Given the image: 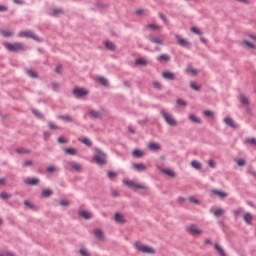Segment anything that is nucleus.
Here are the masks:
<instances>
[{
  "label": "nucleus",
  "mask_w": 256,
  "mask_h": 256,
  "mask_svg": "<svg viewBox=\"0 0 256 256\" xmlns=\"http://www.w3.org/2000/svg\"><path fill=\"white\" fill-rule=\"evenodd\" d=\"M134 247L136 250L139 251V253H146L148 255H153L155 254V250L151 246H147L141 242H136L134 244Z\"/></svg>",
  "instance_id": "f257e3e1"
},
{
  "label": "nucleus",
  "mask_w": 256,
  "mask_h": 256,
  "mask_svg": "<svg viewBox=\"0 0 256 256\" xmlns=\"http://www.w3.org/2000/svg\"><path fill=\"white\" fill-rule=\"evenodd\" d=\"M5 49L11 51L12 53H17V51H25V46L22 43H4Z\"/></svg>",
  "instance_id": "f03ea898"
},
{
  "label": "nucleus",
  "mask_w": 256,
  "mask_h": 256,
  "mask_svg": "<svg viewBox=\"0 0 256 256\" xmlns=\"http://www.w3.org/2000/svg\"><path fill=\"white\" fill-rule=\"evenodd\" d=\"M124 185L129 187V189H142L143 191H147L149 187L144 184H137L133 180H123Z\"/></svg>",
  "instance_id": "7ed1b4c3"
},
{
  "label": "nucleus",
  "mask_w": 256,
  "mask_h": 256,
  "mask_svg": "<svg viewBox=\"0 0 256 256\" xmlns=\"http://www.w3.org/2000/svg\"><path fill=\"white\" fill-rule=\"evenodd\" d=\"M93 161L98 165H105V163H107V155L100 150H97L93 157Z\"/></svg>",
  "instance_id": "20e7f679"
},
{
  "label": "nucleus",
  "mask_w": 256,
  "mask_h": 256,
  "mask_svg": "<svg viewBox=\"0 0 256 256\" xmlns=\"http://www.w3.org/2000/svg\"><path fill=\"white\" fill-rule=\"evenodd\" d=\"M161 115L164 117L167 125H170V127H177V120L174 119L173 115L165 112V110H161Z\"/></svg>",
  "instance_id": "39448f33"
},
{
  "label": "nucleus",
  "mask_w": 256,
  "mask_h": 256,
  "mask_svg": "<svg viewBox=\"0 0 256 256\" xmlns=\"http://www.w3.org/2000/svg\"><path fill=\"white\" fill-rule=\"evenodd\" d=\"M190 235H203V231L195 224H191L186 228Z\"/></svg>",
  "instance_id": "423d86ee"
},
{
  "label": "nucleus",
  "mask_w": 256,
  "mask_h": 256,
  "mask_svg": "<svg viewBox=\"0 0 256 256\" xmlns=\"http://www.w3.org/2000/svg\"><path fill=\"white\" fill-rule=\"evenodd\" d=\"M19 37H28L30 39H34V41H41L39 37L35 36L31 30H25V31H20L19 32Z\"/></svg>",
  "instance_id": "0eeeda50"
},
{
  "label": "nucleus",
  "mask_w": 256,
  "mask_h": 256,
  "mask_svg": "<svg viewBox=\"0 0 256 256\" xmlns=\"http://www.w3.org/2000/svg\"><path fill=\"white\" fill-rule=\"evenodd\" d=\"M73 93L76 97H85L89 95V91L85 90V88H74Z\"/></svg>",
  "instance_id": "6e6552de"
},
{
  "label": "nucleus",
  "mask_w": 256,
  "mask_h": 256,
  "mask_svg": "<svg viewBox=\"0 0 256 256\" xmlns=\"http://www.w3.org/2000/svg\"><path fill=\"white\" fill-rule=\"evenodd\" d=\"M114 221L118 223L119 225H125L127 223V220L125 219V216L122 213L117 212L114 215Z\"/></svg>",
  "instance_id": "1a4fd4ad"
},
{
  "label": "nucleus",
  "mask_w": 256,
  "mask_h": 256,
  "mask_svg": "<svg viewBox=\"0 0 256 256\" xmlns=\"http://www.w3.org/2000/svg\"><path fill=\"white\" fill-rule=\"evenodd\" d=\"M243 219H244V221H245V223H246L247 225H253V219H254V217H253V214H251V212H246V213H244Z\"/></svg>",
  "instance_id": "9d476101"
},
{
  "label": "nucleus",
  "mask_w": 256,
  "mask_h": 256,
  "mask_svg": "<svg viewBox=\"0 0 256 256\" xmlns=\"http://www.w3.org/2000/svg\"><path fill=\"white\" fill-rule=\"evenodd\" d=\"M162 77L164 79H168V81H175V73L171 71H165L162 73Z\"/></svg>",
  "instance_id": "9b49d317"
},
{
  "label": "nucleus",
  "mask_w": 256,
  "mask_h": 256,
  "mask_svg": "<svg viewBox=\"0 0 256 256\" xmlns=\"http://www.w3.org/2000/svg\"><path fill=\"white\" fill-rule=\"evenodd\" d=\"M148 149L150 151H160L161 144H159L157 142H150V143H148Z\"/></svg>",
  "instance_id": "f8f14e48"
},
{
  "label": "nucleus",
  "mask_w": 256,
  "mask_h": 256,
  "mask_svg": "<svg viewBox=\"0 0 256 256\" xmlns=\"http://www.w3.org/2000/svg\"><path fill=\"white\" fill-rule=\"evenodd\" d=\"M68 165L72 171H77L79 173L82 170L81 164L77 162H69Z\"/></svg>",
  "instance_id": "ddd939ff"
},
{
  "label": "nucleus",
  "mask_w": 256,
  "mask_h": 256,
  "mask_svg": "<svg viewBox=\"0 0 256 256\" xmlns=\"http://www.w3.org/2000/svg\"><path fill=\"white\" fill-rule=\"evenodd\" d=\"M224 123L228 125V127H231L232 129H237V125L235 124V121L231 117L224 118Z\"/></svg>",
  "instance_id": "4468645a"
},
{
  "label": "nucleus",
  "mask_w": 256,
  "mask_h": 256,
  "mask_svg": "<svg viewBox=\"0 0 256 256\" xmlns=\"http://www.w3.org/2000/svg\"><path fill=\"white\" fill-rule=\"evenodd\" d=\"M176 39L182 47H189L191 44L179 35H176Z\"/></svg>",
  "instance_id": "2eb2a0df"
},
{
  "label": "nucleus",
  "mask_w": 256,
  "mask_h": 256,
  "mask_svg": "<svg viewBox=\"0 0 256 256\" xmlns=\"http://www.w3.org/2000/svg\"><path fill=\"white\" fill-rule=\"evenodd\" d=\"M79 216L82 217L83 219H91V217H93V214H91V212L87 210H80Z\"/></svg>",
  "instance_id": "dca6fc26"
},
{
  "label": "nucleus",
  "mask_w": 256,
  "mask_h": 256,
  "mask_svg": "<svg viewBox=\"0 0 256 256\" xmlns=\"http://www.w3.org/2000/svg\"><path fill=\"white\" fill-rule=\"evenodd\" d=\"M239 101L243 105V107H249V98H247V96L241 94L239 96Z\"/></svg>",
  "instance_id": "f3484780"
},
{
  "label": "nucleus",
  "mask_w": 256,
  "mask_h": 256,
  "mask_svg": "<svg viewBox=\"0 0 256 256\" xmlns=\"http://www.w3.org/2000/svg\"><path fill=\"white\" fill-rule=\"evenodd\" d=\"M161 173H164V175H167L168 177H175V171L169 168H162L160 169Z\"/></svg>",
  "instance_id": "a211bd4d"
},
{
  "label": "nucleus",
  "mask_w": 256,
  "mask_h": 256,
  "mask_svg": "<svg viewBox=\"0 0 256 256\" xmlns=\"http://www.w3.org/2000/svg\"><path fill=\"white\" fill-rule=\"evenodd\" d=\"M150 41L151 43H155L156 45H165V43L163 42V39L158 38V37H150Z\"/></svg>",
  "instance_id": "6ab92c4d"
},
{
  "label": "nucleus",
  "mask_w": 256,
  "mask_h": 256,
  "mask_svg": "<svg viewBox=\"0 0 256 256\" xmlns=\"http://www.w3.org/2000/svg\"><path fill=\"white\" fill-rule=\"evenodd\" d=\"M50 15H52L53 17H57V15H63V9H61V8H54L50 12Z\"/></svg>",
  "instance_id": "aec40b11"
},
{
  "label": "nucleus",
  "mask_w": 256,
  "mask_h": 256,
  "mask_svg": "<svg viewBox=\"0 0 256 256\" xmlns=\"http://www.w3.org/2000/svg\"><path fill=\"white\" fill-rule=\"evenodd\" d=\"M134 169H136V171H146L147 165H145L143 163L134 164Z\"/></svg>",
  "instance_id": "412c9836"
},
{
  "label": "nucleus",
  "mask_w": 256,
  "mask_h": 256,
  "mask_svg": "<svg viewBox=\"0 0 256 256\" xmlns=\"http://www.w3.org/2000/svg\"><path fill=\"white\" fill-rule=\"evenodd\" d=\"M211 193H213L214 195H217V196L220 197L221 199H225V197H227V193H225V192H223V191L212 190Z\"/></svg>",
  "instance_id": "4be33fe9"
},
{
  "label": "nucleus",
  "mask_w": 256,
  "mask_h": 256,
  "mask_svg": "<svg viewBox=\"0 0 256 256\" xmlns=\"http://www.w3.org/2000/svg\"><path fill=\"white\" fill-rule=\"evenodd\" d=\"M132 154H133V157H137V158L145 156V152H143L140 149H134Z\"/></svg>",
  "instance_id": "5701e85b"
},
{
  "label": "nucleus",
  "mask_w": 256,
  "mask_h": 256,
  "mask_svg": "<svg viewBox=\"0 0 256 256\" xmlns=\"http://www.w3.org/2000/svg\"><path fill=\"white\" fill-rule=\"evenodd\" d=\"M94 235H95V237H97V239H100V241H103V239L105 237L103 235V231H101L100 229L94 230Z\"/></svg>",
  "instance_id": "b1692460"
},
{
  "label": "nucleus",
  "mask_w": 256,
  "mask_h": 256,
  "mask_svg": "<svg viewBox=\"0 0 256 256\" xmlns=\"http://www.w3.org/2000/svg\"><path fill=\"white\" fill-rule=\"evenodd\" d=\"M158 61H165L166 63L171 61V56L167 55V54H162L160 55L158 58Z\"/></svg>",
  "instance_id": "393cba45"
},
{
  "label": "nucleus",
  "mask_w": 256,
  "mask_h": 256,
  "mask_svg": "<svg viewBox=\"0 0 256 256\" xmlns=\"http://www.w3.org/2000/svg\"><path fill=\"white\" fill-rule=\"evenodd\" d=\"M58 119H61L62 121H66L67 123H72L73 117L70 115H61L58 117Z\"/></svg>",
  "instance_id": "a878e982"
},
{
  "label": "nucleus",
  "mask_w": 256,
  "mask_h": 256,
  "mask_svg": "<svg viewBox=\"0 0 256 256\" xmlns=\"http://www.w3.org/2000/svg\"><path fill=\"white\" fill-rule=\"evenodd\" d=\"M64 153H66V155H77V149L66 148V149H64Z\"/></svg>",
  "instance_id": "bb28decb"
},
{
  "label": "nucleus",
  "mask_w": 256,
  "mask_h": 256,
  "mask_svg": "<svg viewBox=\"0 0 256 256\" xmlns=\"http://www.w3.org/2000/svg\"><path fill=\"white\" fill-rule=\"evenodd\" d=\"M26 185H39V179H37V178H29L26 181Z\"/></svg>",
  "instance_id": "cd10ccee"
},
{
  "label": "nucleus",
  "mask_w": 256,
  "mask_h": 256,
  "mask_svg": "<svg viewBox=\"0 0 256 256\" xmlns=\"http://www.w3.org/2000/svg\"><path fill=\"white\" fill-rule=\"evenodd\" d=\"M190 121H192V123H198L201 124V119L199 117H197L195 114H191L189 116Z\"/></svg>",
  "instance_id": "c85d7f7f"
},
{
  "label": "nucleus",
  "mask_w": 256,
  "mask_h": 256,
  "mask_svg": "<svg viewBox=\"0 0 256 256\" xmlns=\"http://www.w3.org/2000/svg\"><path fill=\"white\" fill-rule=\"evenodd\" d=\"M105 47L106 49H109V51H115V44H113V42L106 41Z\"/></svg>",
  "instance_id": "c756f323"
},
{
  "label": "nucleus",
  "mask_w": 256,
  "mask_h": 256,
  "mask_svg": "<svg viewBox=\"0 0 256 256\" xmlns=\"http://www.w3.org/2000/svg\"><path fill=\"white\" fill-rule=\"evenodd\" d=\"M214 215L215 217H223V215H225V210L218 208L215 210Z\"/></svg>",
  "instance_id": "7c9ffc66"
},
{
  "label": "nucleus",
  "mask_w": 256,
  "mask_h": 256,
  "mask_svg": "<svg viewBox=\"0 0 256 256\" xmlns=\"http://www.w3.org/2000/svg\"><path fill=\"white\" fill-rule=\"evenodd\" d=\"M191 167H193L194 169L200 170L201 167H202V165L200 164L199 161L193 160V161L191 162Z\"/></svg>",
  "instance_id": "2f4dec72"
},
{
  "label": "nucleus",
  "mask_w": 256,
  "mask_h": 256,
  "mask_svg": "<svg viewBox=\"0 0 256 256\" xmlns=\"http://www.w3.org/2000/svg\"><path fill=\"white\" fill-rule=\"evenodd\" d=\"M215 249L216 251H218V253H220L221 256H227V254L225 253V250H223L218 243L215 244Z\"/></svg>",
  "instance_id": "473e14b6"
},
{
  "label": "nucleus",
  "mask_w": 256,
  "mask_h": 256,
  "mask_svg": "<svg viewBox=\"0 0 256 256\" xmlns=\"http://www.w3.org/2000/svg\"><path fill=\"white\" fill-rule=\"evenodd\" d=\"M146 29H155L156 31H161V27L157 24H148L146 25Z\"/></svg>",
  "instance_id": "72a5a7b5"
},
{
  "label": "nucleus",
  "mask_w": 256,
  "mask_h": 256,
  "mask_svg": "<svg viewBox=\"0 0 256 256\" xmlns=\"http://www.w3.org/2000/svg\"><path fill=\"white\" fill-rule=\"evenodd\" d=\"M98 81H99L102 85H104V87H107V86L109 85V82L107 81V78H105V77H103V76L99 77V78H98Z\"/></svg>",
  "instance_id": "f704fd0d"
},
{
  "label": "nucleus",
  "mask_w": 256,
  "mask_h": 256,
  "mask_svg": "<svg viewBox=\"0 0 256 256\" xmlns=\"http://www.w3.org/2000/svg\"><path fill=\"white\" fill-rule=\"evenodd\" d=\"M136 65H142V66H145L147 65V60L145 58H140V59H137L135 61Z\"/></svg>",
  "instance_id": "c9c22d12"
},
{
  "label": "nucleus",
  "mask_w": 256,
  "mask_h": 256,
  "mask_svg": "<svg viewBox=\"0 0 256 256\" xmlns=\"http://www.w3.org/2000/svg\"><path fill=\"white\" fill-rule=\"evenodd\" d=\"M90 115L93 119H99L101 117V114H99V112L95 111V110H91L90 111Z\"/></svg>",
  "instance_id": "e433bc0d"
},
{
  "label": "nucleus",
  "mask_w": 256,
  "mask_h": 256,
  "mask_svg": "<svg viewBox=\"0 0 256 256\" xmlns=\"http://www.w3.org/2000/svg\"><path fill=\"white\" fill-rule=\"evenodd\" d=\"M42 195L44 197H51V195H53V191L51 189H46L42 191Z\"/></svg>",
  "instance_id": "4c0bfd02"
},
{
  "label": "nucleus",
  "mask_w": 256,
  "mask_h": 256,
  "mask_svg": "<svg viewBox=\"0 0 256 256\" xmlns=\"http://www.w3.org/2000/svg\"><path fill=\"white\" fill-rule=\"evenodd\" d=\"M186 73H192V75H197V69L191 67V66H188V68L186 69Z\"/></svg>",
  "instance_id": "58836bf2"
},
{
  "label": "nucleus",
  "mask_w": 256,
  "mask_h": 256,
  "mask_svg": "<svg viewBox=\"0 0 256 256\" xmlns=\"http://www.w3.org/2000/svg\"><path fill=\"white\" fill-rule=\"evenodd\" d=\"M27 75H29V77H32V79H37V72L33 70H27Z\"/></svg>",
  "instance_id": "ea45409f"
},
{
  "label": "nucleus",
  "mask_w": 256,
  "mask_h": 256,
  "mask_svg": "<svg viewBox=\"0 0 256 256\" xmlns=\"http://www.w3.org/2000/svg\"><path fill=\"white\" fill-rule=\"evenodd\" d=\"M188 201H190V203H193L194 205H199V200L197 198H195L194 196H190L188 198Z\"/></svg>",
  "instance_id": "a19ab883"
},
{
  "label": "nucleus",
  "mask_w": 256,
  "mask_h": 256,
  "mask_svg": "<svg viewBox=\"0 0 256 256\" xmlns=\"http://www.w3.org/2000/svg\"><path fill=\"white\" fill-rule=\"evenodd\" d=\"M16 153H19L20 155H23V154L29 153V150H27L25 148H18V149H16Z\"/></svg>",
  "instance_id": "79ce46f5"
},
{
  "label": "nucleus",
  "mask_w": 256,
  "mask_h": 256,
  "mask_svg": "<svg viewBox=\"0 0 256 256\" xmlns=\"http://www.w3.org/2000/svg\"><path fill=\"white\" fill-rule=\"evenodd\" d=\"M177 105H181L182 107H187V103L185 102V100L178 98L176 100Z\"/></svg>",
  "instance_id": "37998d69"
},
{
  "label": "nucleus",
  "mask_w": 256,
  "mask_h": 256,
  "mask_svg": "<svg viewBox=\"0 0 256 256\" xmlns=\"http://www.w3.org/2000/svg\"><path fill=\"white\" fill-rule=\"evenodd\" d=\"M233 215H235V217H239V215H241V213H243V210L241 208H237L235 210L232 211Z\"/></svg>",
  "instance_id": "c03bdc74"
},
{
  "label": "nucleus",
  "mask_w": 256,
  "mask_h": 256,
  "mask_svg": "<svg viewBox=\"0 0 256 256\" xmlns=\"http://www.w3.org/2000/svg\"><path fill=\"white\" fill-rule=\"evenodd\" d=\"M191 31L192 33H195V35H203V32H201V30H199L197 27H192Z\"/></svg>",
  "instance_id": "a18cd8bd"
},
{
  "label": "nucleus",
  "mask_w": 256,
  "mask_h": 256,
  "mask_svg": "<svg viewBox=\"0 0 256 256\" xmlns=\"http://www.w3.org/2000/svg\"><path fill=\"white\" fill-rule=\"evenodd\" d=\"M2 35H4V37H12L13 32L9 30H2Z\"/></svg>",
  "instance_id": "49530a36"
},
{
  "label": "nucleus",
  "mask_w": 256,
  "mask_h": 256,
  "mask_svg": "<svg viewBox=\"0 0 256 256\" xmlns=\"http://www.w3.org/2000/svg\"><path fill=\"white\" fill-rule=\"evenodd\" d=\"M245 143H251V145H254V147H256V138H248L245 140Z\"/></svg>",
  "instance_id": "de8ad7c7"
},
{
  "label": "nucleus",
  "mask_w": 256,
  "mask_h": 256,
  "mask_svg": "<svg viewBox=\"0 0 256 256\" xmlns=\"http://www.w3.org/2000/svg\"><path fill=\"white\" fill-rule=\"evenodd\" d=\"M0 197H1V199H10L11 194H9V193H7V192H2V193L0 194Z\"/></svg>",
  "instance_id": "09e8293b"
},
{
  "label": "nucleus",
  "mask_w": 256,
  "mask_h": 256,
  "mask_svg": "<svg viewBox=\"0 0 256 256\" xmlns=\"http://www.w3.org/2000/svg\"><path fill=\"white\" fill-rule=\"evenodd\" d=\"M190 87H191V89H193L194 91H199V90L201 89L197 84H195V82H191V83H190Z\"/></svg>",
  "instance_id": "8fccbe9b"
},
{
  "label": "nucleus",
  "mask_w": 256,
  "mask_h": 256,
  "mask_svg": "<svg viewBox=\"0 0 256 256\" xmlns=\"http://www.w3.org/2000/svg\"><path fill=\"white\" fill-rule=\"evenodd\" d=\"M244 45H246L247 47H249L250 49H255V46L253 43L247 41V40H243Z\"/></svg>",
  "instance_id": "3c124183"
},
{
  "label": "nucleus",
  "mask_w": 256,
  "mask_h": 256,
  "mask_svg": "<svg viewBox=\"0 0 256 256\" xmlns=\"http://www.w3.org/2000/svg\"><path fill=\"white\" fill-rule=\"evenodd\" d=\"M208 165H209V167H211V169H215V167H216V163L214 162L213 159L208 160Z\"/></svg>",
  "instance_id": "603ef678"
},
{
  "label": "nucleus",
  "mask_w": 256,
  "mask_h": 256,
  "mask_svg": "<svg viewBox=\"0 0 256 256\" xmlns=\"http://www.w3.org/2000/svg\"><path fill=\"white\" fill-rule=\"evenodd\" d=\"M237 164H238L239 167H245L246 161H245V159H239L237 161Z\"/></svg>",
  "instance_id": "864d4df0"
},
{
  "label": "nucleus",
  "mask_w": 256,
  "mask_h": 256,
  "mask_svg": "<svg viewBox=\"0 0 256 256\" xmlns=\"http://www.w3.org/2000/svg\"><path fill=\"white\" fill-rule=\"evenodd\" d=\"M82 143H84V145H87L88 147H91V140H89L88 138H83Z\"/></svg>",
  "instance_id": "5fc2aeb1"
},
{
  "label": "nucleus",
  "mask_w": 256,
  "mask_h": 256,
  "mask_svg": "<svg viewBox=\"0 0 256 256\" xmlns=\"http://www.w3.org/2000/svg\"><path fill=\"white\" fill-rule=\"evenodd\" d=\"M117 177V172H108V179H115Z\"/></svg>",
  "instance_id": "6e6d98bb"
},
{
  "label": "nucleus",
  "mask_w": 256,
  "mask_h": 256,
  "mask_svg": "<svg viewBox=\"0 0 256 256\" xmlns=\"http://www.w3.org/2000/svg\"><path fill=\"white\" fill-rule=\"evenodd\" d=\"M48 125H49V128L52 130L59 129V126L56 124H53V122H49Z\"/></svg>",
  "instance_id": "4d7b16f0"
},
{
  "label": "nucleus",
  "mask_w": 256,
  "mask_h": 256,
  "mask_svg": "<svg viewBox=\"0 0 256 256\" xmlns=\"http://www.w3.org/2000/svg\"><path fill=\"white\" fill-rule=\"evenodd\" d=\"M59 204L62 205V207H69V201L67 200H61Z\"/></svg>",
  "instance_id": "13d9d810"
},
{
  "label": "nucleus",
  "mask_w": 256,
  "mask_h": 256,
  "mask_svg": "<svg viewBox=\"0 0 256 256\" xmlns=\"http://www.w3.org/2000/svg\"><path fill=\"white\" fill-rule=\"evenodd\" d=\"M153 87H154L155 89L160 90V89H161V83H160V82L155 81V82H153Z\"/></svg>",
  "instance_id": "bf43d9fd"
},
{
  "label": "nucleus",
  "mask_w": 256,
  "mask_h": 256,
  "mask_svg": "<svg viewBox=\"0 0 256 256\" xmlns=\"http://www.w3.org/2000/svg\"><path fill=\"white\" fill-rule=\"evenodd\" d=\"M203 114L206 116V117H213V113L211 112V110H205L203 112Z\"/></svg>",
  "instance_id": "052dcab7"
},
{
  "label": "nucleus",
  "mask_w": 256,
  "mask_h": 256,
  "mask_svg": "<svg viewBox=\"0 0 256 256\" xmlns=\"http://www.w3.org/2000/svg\"><path fill=\"white\" fill-rule=\"evenodd\" d=\"M24 165H25V167H33V161H31V160H26V161L24 162Z\"/></svg>",
  "instance_id": "680f3d73"
},
{
  "label": "nucleus",
  "mask_w": 256,
  "mask_h": 256,
  "mask_svg": "<svg viewBox=\"0 0 256 256\" xmlns=\"http://www.w3.org/2000/svg\"><path fill=\"white\" fill-rule=\"evenodd\" d=\"M80 254L83 256H89V252L86 249H81Z\"/></svg>",
  "instance_id": "e2e57ef3"
},
{
  "label": "nucleus",
  "mask_w": 256,
  "mask_h": 256,
  "mask_svg": "<svg viewBox=\"0 0 256 256\" xmlns=\"http://www.w3.org/2000/svg\"><path fill=\"white\" fill-rule=\"evenodd\" d=\"M159 17H160L161 20L164 21V23H167V17L165 16V14L160 13V14H159Z\"/></svg>",
  "instance_id": "0e129e2a"
},
{
  "label": "nucleus",
  "mask_w": 256,
  "mask_h": 256,
  "mask_svg": "<svg viewBox=\"0 0 256 256\" xmlns=\"http://www.w3.org/2000/svg\"><path fill=\"white\" fill-rule=\"evenodd\" d=\"M136 15H145V10L144 9H137L136 10Z\"/></svg>",
  "instance_id": "69168bd1"
},
{
  "label": "nucleus",
  "mask_w": 256,
  "mask_h": 256,
  "mask_svg": "<svg viewBox=\"0 0 256 256\" xmlns=\"http://www.w3.org/2000/svg\"><path fill=\"white\" fill-rule=\"evenodd\" d=\"M48 173H55V166H49L47 168Z\"/></svg>",
  "instance_id": "338daca9"
},
{
  "label": "nucleus",
  "mask_w": 256,
  "mask_h": 256,
  "mask_svg": "<svg viewBox=\"0 0 256 256\" xmlns=\"http://www.w3.org/2000/svg\"><path fill=\"white\" fill-rule=\"evenodd\" d=\"M58 143H67V139H65L63 137H59L58 138Z\"/></svg>",
  "instance_id": "774afa93"
}]
</instances>
